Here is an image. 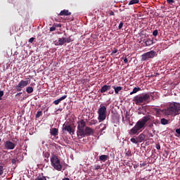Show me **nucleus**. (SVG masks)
I'll return each mask as SVG.
<instances>
[{
	"label": "nucleus",
	"instance_id": "39448f33",
	"mask_svg": "<svg viewBox=\"0 0 180 180\" xmlns=\"http://www.w3.org/2000/svg\"><path fill=\"white\" fill-rule=\"evenodd\" d=\"M106 112H107V108L106 106L100 105V108L98 110V119L100 120V122H103L106 119Z\"/></svg>",
	"mask_w": 180,
	"mask_h": 180
},
{
	"label": "nucleus",
	"instance_id": "37998d69",
	"mask_svg": "<svg viewBox=\"0 0 180 180\" xmlns=\"http://www.w3.org/2000/svg\"><path fill=\"white\" fill-rule=\"evenodd\" d=\"M155 148L157 150H161V146H160V144H156Z\"/></svg>",
	"mask_w": 180,
	"mask_h": 180
},
{
	"label": "nucleus",
	"instance_id": "7c9ffc66",
	"mask_svg": "<svg viewBox=\"0 0 180 180\" xmlns=\"http://www.w3.org/2000/svg\"><path fill=\"white\" fill-rule=\"evenodd\" d=\"M65 40H66V43H71V41H74V39H71V36H70L68 38H65Z\"/></svg>",
	"mask_w": 180,
	"mask_h": 180
},
{
	"label": "nucleus",
	"instance_id": "603ef678",
	"mask_svg": "<svg viewBox=\"0 0 180 180\" xmlns=\"http://www.w3.org/2000/svg\"><path fill=\"white\" fill-rule=\"evenodd\" d=\"M20 95H22V92L17 93L15 96H20Z\"/></svg>",
	"mask_w": 180,
	"mask_h": 180
},
{
	"label": "nucleus",
	"instance_id": "09e8293b",
	"mask_svg": "<svg viewBox=\"0 0 180 180\" xmlns=\"http://www.w3.org/2000/svg\"><path fill=\"white\" fill-rule=\"evenodd\" d=\"M106 87L108 91H109L112 88L110 85H106Z\"/></svg>",
	"mask_w": 180,
	"mask_h": 180
},
{
	"label": "nucleus",
	"instance_id": "c03bdc74",
	"mask_svg": "<svg viewBox=\"0 0 180 180\" xmlns=\"http://www.w3.org/2000/svg\"><path fill=\"white\" fill-rule=\"evenodd\" d=\"M33 41H34V37H32L29 39V43H32Z\"/></svg>",
	"mask_w": 180,
	"mask_h": 180
},
{
	"label": "nucleus",
	"instance_id": "bf43d9fd",
	"mask_svg": "<svg viewBox=\"0 0 180 180\" xmlns=\"http://www.w3.org/2000/svg\"><path fill=\"white\" fill-rule=\"evenodd\" d=\"M127 165H129V163H127Z\"/></svg>",
	"mask_w": 180,
	"mask_h": 180
},
{
	"label": "nucleus",
	"instance_id": "de8ad7c7",
	"mask_svg": "<svg viewBox=\"0 0 180 180\" xmlns=\"http://www.w3.org/2000/svg\"><path fill=\"white\" fill-rule=\"evenodd\" d=\"M110 16H115V12L110 11Z\"/></svg>",
	"mask_w": 180,
	"mask_h": 180
},
{
	"label": "nucleus",
	"instance_id": "ea45409f",
	"mask_svg": "<svg viewBox=\"0 0 180 180\" xmlns=\"http://www.w3.org/2000/svg\"><path fill=\"white\" fill-rule=\"evenodd\" d=\"M94 169H95V171H98V169H101V167L99 166V165H96V166H94Z\"/></svg>",
	"mask_w": 180,
	"mask_h": 180
},
{
	"label": "nucleus",
	"instance_id": "dca6fc26",
	"mask_svg": "<svg viewBox=\"0 0 180 180\" xmlns=\"http://www.w3.org/2000/svg\"><path fill=\"white\" fill-rule=\"evenodd\" d=\"M139 143H142L146 139V135L144 134H141L139 136L136 137Z\"/></svg>",
	"mask_w": 180,
	"mask_h": 180
},
{
	"label": "nucleus",
	"instance_id": "c85d7f7f",
	"mask_svg": "<svg viewBox=\"0 0 180 180\" xmlns=\"http://www.w3.org/2000/svg\"><path fill=\"white\" fill-rule=\"evenodd\" d=\"M130 141H131L134 144H137V143H139L137 138H131Z\"/></svg>",
	"mask_w": 180,
	"mask_h": 180
},
{
	"label": "nucleus",
	"instance_id": "5fc2aeb1",
	"mask_svg": "<svg viewBox=\"0 0 180 180\" xmlns=\"http://www.w3.org/2000/svg\"><path fill=\"white\" fill-rule=\"evenodd\" d=\"M110 95H112V94H113V91H109V93H108Z\"/></svg>",
	"mask_w": 180,
	"mask_h": 180
},
{
	"label": "nucleus",
	"instance_id": "9d476101",
	"mask_svg": "<svg viewBox=\"0 0 180 180\" xmlns=\"http://www.w3.org/2000/svg\"><path fill=\"white\" fill-rule=\"evenodd\" d=\"M4 147L6 150H14L16 144L11 141H6L4 142Z\"/></svg>",
	"mask_w": 180,
	"mask_h": 180
},
{
	"label": "nucleus",
	"instance_id": "f03ea898",
	"mask_svg": "<svg viewBox=\"0 0 180 180\" xmlns=\"http://www.w3.org/2000/svg\"><path fill=\"white\" fill-rule=\"evenodd\" d=\"M165 113L167 115H173L174 116H176V115H180V103H170L167 109L165 110Z\"/></svg>",
	"mask_w": 180,
	"mask_h": 180
},
{
	"label": "nucleus",
	"instance_id": "f8f14e48",
	"mask_svg": "<svg viewBox=\"0 0 180 180\" xmlns=\"http://www.w3.org/2000/svg\"><path fill=\"white\" fill-rule=\"evenodd\" d=\"M65 43H67L65 37L58 38V40L56 42L55 46H63Z\"/></svg>",
	"mask_w": 180,
	"mask_h": 180
},
{
	"label": "nucleus",
	"instance_id": "72a5a7b5",
	"mask_svg": "<svg viewBox=\"0 0 180 180\" xmlns=\"http://www.w3.org/2000/svg\"><path fill=\"white\" fill-rule=\"evenodd\" d=\"M44 157H45V158H49V157H50V153L45 152Z\"/></svg>",
	"mask_w": 180,
	"mask_h": 180
},
{
	"label": "nucleus",
	"instance_id": "13d9d810",
	"mask_svg": "<svg viewBox=\"0 0 180 180\" xmlns=\"http://www.w3.org/2000/svg\"><path fill=\"white\" fill-rule=\"evenodd\" d=\"M2 141V139H0V142Z\"/></svg>",
	"mask_w": 180,
	"mask_h": 180
},
{
	"label": "nucleus",
	"instance_id": "a211bd4d",
	"mask_svg": "<svg viewBox=\"0 0 180 180\" xmlns=\"http://www.w3.org/2000/svg\"><path fill=\"white\" fill-rule=\"evenodd\" d=\"M154 41L151 39H148L146 41H145V44L146 46H151L152 44H153Z\"/></svg>",
	"mask_w": 180,
	"mask_h": 180
},
{
	"label": "nucleus",
	"instance_id": "2eb2a0df",
	"mask_svg": "<svg viewBox=\"0 0 180 180\" xmlns=\"http://www.w3.org/2000/svg\"><path fill=\"white\" fill-rule=\"evenodd\" d=\"M112 88H113L114 91H115V94L116 95H119V92H120V91H122V89H123V87L118 86H112Z\"/></svg>",
	"mask_w": 180,
	"mask_h": 180
},
{
	"label": "nucleus",
	"instance_id": "c9c22d12",
	"mask_svg": "<svg viewBox=\"0 0 180 180\" xmlns=\"http://www.w3.org/2000/svg\"><path fill=\"white\" fill-rule=\"evenodd\" d=\"M122 27H123V22H120V25L118 26V29L120 30V29H122Z\"/></svg>",
	"mask_w": 180,
	"mask_h": 180
},
{
	"label": "nucleus",
	"instance_id": "79ce46f5",
	"mask_svg": "<svg viewBox=\"0 0 180 180\" xmlns=\"http://www.w3.org/2000/svg\"><path fill=\"white\" fill-rule=\"evenodd\" d=\"M124 64H127V63H129V60H127V57L124 58Z\"/></svg>",
	"mask_w": 180,
	"mask_h": 180
},
{
	"label": "nucleus",
	"instance_id": "49530a36",
	"mask_svg": "<svg viewBox=\"0 0 180 180\" xmlns=\"http://www.w3.org/2000/svg\"><path fill=\"white\" fill-rule=\"evenodd\" d=\"M116 53H117V49H114L112 52V54H116Z\"/></svg>",
	"mask_w": 180,
	"mask_h": 180
},
{
	"label": "nucleus",
	"instance_id": "f704fd0d",
	"mask_svg": "<svg viewBox=\"0 0 180 180\" xmlns=\"http://www.w3.org/2000/svg\"><path fill=\"white\" fill-rule=\"evenodd\" d=\"M4 174V167L0 166V175H2Z\"/></svg>",
	"mask_w": 180,
	"mask_h": 180
},
{
	"label": "nucleus",
	"instance_id": "a18cd8bd",
	"mask_svg": "<svg viewBox=\"0 0 180 180\" xmlns=\"http://www.w3.org/2000/svg\"><path fill=\"white\" fill-rule=\"evenodd\" d=\"M146 165H147V163H146V162H143V163L140 164L141 167H146Z\"/></svg>",
	"mask_w": 180,
	"mask_h": 180
},
{
	"label": "nucleus",
	"instance_id": "a878e982",
	"mask_svg": "<svg viewBox=\"0 0 180 180\" xmlns=\"http://www.w3.org/2000/svg\"><path fill=\"white\" fill-rule=\"evenodd\" d=\"M96 123H98V120H91L89 122V126H92L93 124H96Z\"/></svg>",
	"mask_w": 180,
	"mask_h": 180
},
{
	"label": "nucleus",
	"instance_id": "6e6552de",
	"mask_svg": "<svg viewBox=\"0 0 180 180\" xmlns=\"http://www.w3.org/2000/svg\"><path fill=\"white\" fill-rule=\"evenodd\" d=\"M77 123H78V125H77V137H79V135L82 134V131L85 129L86 123L84 120H81Z\"/></svg>",
	"mask_w": 180,
	"mask_h": 180
},
{
	"label": "nucleus",
	"instance_id": "58836bf2",
	"mask_svg": "<svg viewBox=\"0 0 180 180\" xmlns=\"http://www.w3.org/2000/svg\"><path fill=\"white\" fill-rule=\"evenodd\" d=\"M126 155H127V157H131V152L128 150L126 153Z\"/></svg>",
	"mask_w": 180,
	"mask_h": 180
},
{
	"label": "nucleus",
	"instance_id": "aec40b11",
	"mask_svg": "<svg viewBox=\"0 0 180 180\" xmlns=\"http://www.w3.org/2000/svg\"><path fill=\"white\" fill-rule=\"evenodd\" d=\"M108 91V88L106 87V85H104L101 87L100 92L101 94H105V92H106Z\"/></svg>",
	"mask_w": 180,
	"mask_h": 180
},
{
	"label": "nucleus",
	"instance_id": "6ab92c4d",
	"mask_svg": "<svg viewBox=\"0 0 180 180\" xmlns=\"http://www.w3.org/2000/svg\"><path fill=\"white\" fill-rule=\"evenodd\" d=\"M139 91H141V88L140 87H135L133 89V91L130 92L129 95H133L134 94H137Z\"/></svg>",
	"mask_w": 180,
	"mask_h": 180
},
{
	"label": "nucleus",
	"instance_id": "6e6d98bb",
	"mask_svg": "<svg viewBox=\"0 0 180 180\" xmlns=\"http://www.w3.org/2000/svg\"><path fill=\"white\" fill-rule=\"evenodd\" d=\"M63 180H70L68 178H64Z\"/></svg>",
	"mask_w": 180,
	"mask_h": 180
},
{
	"label": "nucleus",
	"instance_id": "2f4dec72",
	"mask_svg": "<svg viewBox=\"0 0 180 180\" xmlns=\"http://www.w3.org/2000/svg\"><path fill=\"white\" fill-rule=\"evenodd\" d=\"M153 36H154L155 37H157V36H158V30H155L153 32Z\"/></svg>",
	"mask_w": 180,
	"mask_h": 180
},
{
	"label": "nucleus",
	"instance_id": "cd10ccee",
	"mask_svg": "<svg viewBox=\"0 0 180 180\" xmlns=\"http://www.w3.org/2000/svg\"><path fill=\"white\" fill-rule=\"evenodd\" d=\"M15 89L17 91V92H20V91H22V89H23V88L22 86H20L19 84L15 86Z\"/></svg>",
	"mask_w": 180,
	"mask_h": 180
},
{
	"label": "nucleus",
	"instance_id": "3c124183",
	"mask_svg": "<svg viewBox=\"0 0 180 180\" xmlns=\"http://www.w3.org/2000/svg\"><path fill=\"white\" fill-rule=\"evenodd\" d=\"M55 27H61V24H56Z\"/></svg>",
	"mask_w": 180,
	"mask_h": 180
},
{
	"label": "nucleus",
	"instance_id": "412c9836",
	"mask_svg": "<svg viewBox=\"0 0 180 180\" xmlns=\"http://www.w3.org/2000/svg\"><path fill=\"white\" fill-rule=\"evenodd\" d=\"M168 120L165 119V118H162L160 120V123L161 124L165 125V124H168Z\"/></svg>",
	"mask_w": 180,
	"mask_h": 180
},
{
	"label": "nucleus",
	"instance_id": "4d7b16f0",
	"mask_svg": "<svg viewBox=\"0 0 180 180\" xmlns=\"http://www.w3.org/2000/svg\"><path fill=\"white\" fill-rule=\"evenodd\" d=\"M150 137H153V134H150Z\"/></svg>",
	"mask_w": 180,
	"mask_h": 180
},
{
	"label": "nucleus",
	"instance_id": "4468645a",
	"mask_svg": "<svg viewBox=\"0 0 180 180\" xmlns=\"http://www.w3.org/2000/svg\"><path fill=\"white\" fill-rule=\"evenodd\" d=\"M70 15L71 12H70L68 10L61 11L59 13L60 16H70Z\"/></svg>",
	"mask_w": 180,
	"mask_h": 180
},
{
	"label": "nucleus",
	"instance_id": "864d4df0",
	"mask_svg": "<svg viewBox=\"0 0 180 180\" xmlns=\"http://www.w3.org/2000/svg\"><path fill=\"white\" fill-rule=\"evenodd\" d=\"M44 161L46 162H49V158H46L45 160H44Z\"/></svg>",
	"mask_w": 180,
	"mask_h": 180
},
{
	"label": "nucleus",
	"instance_id": "1a4fd4ad",
	"mask_svg": "<svg viewBox=\"0 0 180 180\" xmlns=\"http://www.w3.org/2000/svg\"><path fill=\"white\" fill-rule=\"evenodd\" d=\"M63 133L65 131H68L69 134H71L72 136L74 134V129H72V127L70 124H63Z\"/></svg>",
	"mask_w": 180,
	"mask_h": 180
},
{
	"label": "nucleus",
	"instance_id": "b1692460",
	"mask_svg": "<svg viewBox=\"0 0 180 180\" xmlns=\"http://www.w3.org/2000/svg\"><path fill=\"white\" fill-rule=\"evenodd\" d=\"M26 92L27 94H32L33 92V88L32 86H28L26 88Z\"/></svg>",
	"mask_w": 180,
	"mask_h": 180
},
{
	"label": "nucleus",
	"instance_id": "20e7f679",
	"mask_svg": "<svg viewBox=\"0 0 180 180\" xmlns=\"http://www.w3.org/2000/svg\"><path fill=\"white\" fill-rule=\"evenodd\" d=\"M51 164L53 167L54 169L56 171H61L63 169V165H61V162L58 160V157L56 155H52L51 156Z\"/></svg>",
	"mask_w": 180,
	"mask_h": 180
},
{
	"label": "nucleus",
	"instance_id": "393cba45",
	"mask_svg": "<svg viewBox=\"0 0 180 180\" xmlns=\"http://www.w3.org/2000/svg\"><path fill=\"white\" fill-rule=\"evenodd\" d=\"M139 0H131L129 3V5H134L135 4H139Z\"/></svg>",
	"mask_w": 180,
	"mask_h": 180
},
{
	"label": "nucleus",
	"instance_id": "f257e3e1",
	"mask_svg": "<svg viewBox=\"0 0 180 180\" xmlns=\"http://www.w3.org/2000/svg\"><path fill=\"white\" fill-rule=\"evenodd\" d=\"M149 120H151V115H148L143 117L142 119L139 120L135 126L129 130V134H130V136H134V134H137L139 131H143L146 128L147 122H149Z\"/></svg>",
	"mask_w": 180,
	"mask_h": 180
},
{
	"label": "nucleus",
	"instance_id": "ddd939ff",
	"mask_svg": "<svg viewBox=\"0 0 180 180\" xmlns=\"http://www.w3.org/2000/svg\"><path fill=\"white\" fill-rule=\"evenodd\" d=\"M51 136H53L54 137H57L58 136V129L52 128L50 129Z\"/></svg>",
	"mask_w": 180,
	"mask_h": 180
},
{
	"label": "nucleus",
	"instance_id": "7ed1b4c3",
	"mask_svg": "<svg viewBox=\"0 0 180 180\" xmlns=\"http://www.w3.org/2000/svg\"><path fill=\"white\" fill-rule=\"evenodd\" d=\"M150 101V94H142L136 96L133 101L136 103V105H141V103H146V102H148Z\"/></svg>",
	"mask_w": 180,
	"mask_h": 180
},
{
	"label": "nucleus",
	"instance_id": "5701e85b",
	"mask_svg": "<svg viewBox=\"0 0 180 180\" xmlns=\"http://www.w3.org/2000/svg\"><path fill=\"white\" fill-rule=\"evenodd\" d=\"M34 180H47V179H46V176H41V175H39Z\"/></svg>",
	"mask_w": 180,
	"mask_h": 180
},
{
	"label": "nucleus",
	"instance_id": "bb28decb",
	"mask_svg": "<svg viewBox=\"0 0 180 180\" xmlns=\"http://www.w3.org/2000/svg\"><path fill=\"white\" fill-rule=\"evenodd\" d=\"M43 115V112L41 111H37L36 115H35V117L37 119H39V117H40L41 115Z\"/></svg>",
	"mask_w": 180,
	"mask_h": 180
},
{
	"label": "nucleus",
	"instance_id": "9b49d317",
	"mask_svg": "<svg viewBox=\"0 0 180 180\" xmlns=\"http://www.w3.org/2000/svg\"><path fill=\"white\" fill-rule=\"evenodd\" d=\"M30 84V80H23L22 79L18 84L22 88H25V86H27Z\"/></svg>",
	"mask_w": 180,
	"mask_h": 180
},
{
	"label": "nucleus",
	"instance_id": "e433bc0d",
	"mask_svg": "<svg viewBox=\"0 0 180 180\" xmlns=\"http://www.w3.org/2000/svg\"><path fill=\"white\" fill-rule=\"evenodd\" d=\"M2 96H4V91H0V101H2Z\"/></svg>",
	"mask_w": 180,
	"mask_h": 180
},
{
	"label": "nucleus",
	"instance_id": "423d86ee",
	"mask_svg": "<svg viewBox=\"0 0 180 180\" xmlns=\"http://www.w3.org/2000/svg\"><path fill=\"white\" fill-rule=\"evenodd\" d=\"M95 131L94 129L89 127H86L82 132L79 135V139H82V137H86L89 136H92Z\"/></svg>",
	"mask_w": 180,
	"mask_h": 180
},
{
	"label": "nucleus",
	"instance_id": "4c0bfd02",
	"mask_svg": "<svg viewBox=\"0 0 180 180\" xmlns=\"http://www.w3.org/2000/svg\"><path fill=\"white\" fill-rule=\"evenodd\" d=\"M167 4H174L175 0H167Z\"/></svg>",
	"mask_w": 180,
	"mask_h": 180
},
{
	"label": "nucleus",
	"instance_id": "8fccbe9b",
	"mask_svg": "<svg viewBox=\"0 0 180 180\" xmlns=\"http://www.w3.org/2000/svg\"><path fill=\"white\" fill-rule=\"evenodd\" d=\"M176 133L177 134H180V128L176 129Z\"/></svg>",
	"mask_w": 180,
	"mask_h": 180
},
{
	"label": "nucleus",
	"instance_id": "4be33fe9",
	"mask_svg": "<svg viewBox=\"0 0 180 180\" xmlns=\"http://www.w3.org/2000/svg\"><path fill=\"white\" fill-rule=\"evenodd\" d=\"M100 161H106L108 160V155H102L99 157Z\"/></svg>",
	"mask_w": 180,
	"mask_h": 180
},
{
	"label": "nucleus",
	"instance_id": "473e14b6",
	"mask_svg": "<svg viewBox=\"0 0 180 180\" xmlns=\"http://www.w3.org/2000/svg\"><path fill=\"white\" fill-rule=\"evenodd\" d=\"M148 127H150V129H152L154 133H155V130H154V124L150 123V124H148Z\"/></svg>",
	"mask_w": 180,
	"mask_h": 180
},
{
	"label": "nucleus",
	"instance_id": "c756f323",
	"mask_svg": "<svg viewBox=\"0 0 180 180\" xmlns=\"http://www.w3.org/2000/svg\"><path fill=\"white\" fill-rule=\"evenodd\" d=\"M99 127L101 129V131H103V130L106 129V125H105L103 124H101ZM101 127H103V128H101Z\"/></svg>",
	"mask_w": 180,
	"mask_h": 180
},
{
	"label": "nucleus",
	"instance_id": "f3484780",
	"mask_svg": "<svg viewBox=\"0 0 180 180\" xmlns=\"http://www.w3.org/2000/svg\"><path fill=\"white\" fill-rule=\"evenodd\" d=\"M67 95H64L63 96L60 97V98L55 100L53 101L54 105H58L61 101H64V99H66Z\"/></svg>",
	"mask_w": 180,
	"mask_h": 180
},
{
	"label": "nucleus",
	"instance_id": "a19ab883",
	"mask_svg": "<svg viewBox=\"0 0 180 180\" xmlns=\"http://www.w3.org/2000/svg\"><path fill=\"white\" fill-rule=\"evenodd\" d=\"M56 30V27L54 25L50 27V32H54Z\"/></svg>",
	"mask_w": 180,
	"mask_h": 180
},
{
	"label": "nucleus",
	"instance_id": "0eeeda50",
	"mask_svg": "<svg viewBox=\"0 0 180 180\" xmlns=\"http://www.w3.org/2000/svg\"><path fill=\"white\" fill-rule=\"evenodd\" d=\"M155 54H157V52L154 51L146 52L141 56V61H148L150 58H154Z\"/></svg>",
	"mask_w": 180,
	"mask_h": 180
}]
</instances>
